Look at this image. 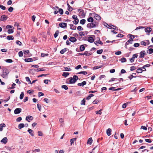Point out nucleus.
<instances>
[{
	"mask_svg": "<svg viewBox=\"0 0 153 153\" xmlns=\"http://www.w3.org/2000/svg\"><path fill=\"white\" fill-rule=\"evenodd\" d=\"M33 119V117L31 116H27L25 120L28 122H30V120H32Z\"/></svg>",
	"mask_w": 153,
	"mask_h": 153,
	"instance_id": "obj_8",
	"label": "nucleus"
},
{
	"mask_svg": "<svg viewBox=\"0 0 153 153\" xmlns=\"http://www.w3.org/2000/svg\"><path fill=\"white\" fill-rule=\"evenodd\" d=\"M27 131L28 132L30 135L32 136H33L34 135V133L33 132V130L30 129H29Z\"/></svg>",
	"mask_w": 153,
	"mask_h": 153,
	"instance_id": "obj_17",
	"label": "nucleus"
},
{
	"mask_svg": "<svg viewBox=\"0 0 153 153\" xmlns=\"http://www.w3.org/2000/svg\"><path fill=\"white\" fill-rule=\"evenodd\" d=\"M59 32V31L58 30H56L55 34H54V36L55 38H56L58 36Z\"/></svg>",
	"mask_w": 153,
	"mask_h": 153,
	"instance_id": "obj_34",
	"label": "nucleus"
},
{
	"mask_svg": "<svg viewBox=\"0 0 153 153\" xmlns=\"http://www.w3.org/2000/svg\"><path fill=\"white\" fill-rule=\"evenodd\" d=\"M85 47L83 45H81L80 47V50L81 51H83L85 49Z\"/></svg>",
	"mask_w": 153,
	"mask_h": 153,
	"instance_id": "obj_25",
	"label": "nucleus"
},
{
	"mask_svg": "<svg viewBox=\"0 0 153 153\" xmlns=\"http://www.w3.org/2000/svg\"><path fill=\"white\" fill-rule=\"evenodd\" d=\"M6 126L5 124L4 123H1L0 124V131H1L3 130V127H4Z\"/></svg>",
	"mask_w": 153,
	"mask_h": 153,
	"instance_id": "obj_20",
	"label": "nucleus"
},
{
	"mask_svg": "<svg viewBox=\"0 0 153 153\" xmlns=\"http://www.w3.org/2000/svg\"><path fill=\"white\" fill-rule=\"evenodd\" d=\"M111 130L110 128L106 130V133L108 136H110L111 134Z\"/></svg>",
	"mask_w": 153,
	"mask_h": 153,
	"instance_id": "obj_15",
	"label": "nucleus"
},
{
	"mask_svg": "<svg viewBox=\"0 0 153 153\" xmlns=\"http://www.w3.org/2000/svg\"><path fill=\"white\" fill-rule=\"evenodd\" d=\"M103 51V50L102 49L99 50L97 51V53L98 54H101L102 53Z\"/></svg>",
	"mask_w": 153,
	"mask_h": 153,
	"instance_id": "obj_39",
	"label": "nucleus"
},
{
	"mask_svg": "<svg viewBox=\"0 0 153 153\" xmlns=\"http://www.w3.org/2000/svg\"><path fill=\"white\" fill-rule=\"evenodd\" d=\"M142 68H139L137 71V73H142L143 70L142 69Z\"/></svg>",
	"mask_w": 153,
	"mask_h": 153,
	"instance_id": "obj_28",
	"label": "nucleus"
},
{
	"mask_svg": "<svg viewBox=\"0 0 153 153\" xmlns=\"http://www.w3.org/2000/svg\"><path fill=\"white\" fill-rule=\"evenodd\" d=\"M87 21L89 22H94V19L92 17H90L88 19Z\"/></svg>",
	"mask_w": 153,
	"mask_h": 153,
	"instance_id": "obj_32",
	"label": "nucleus"
},
{
	"mask_svg": "<svg viewBox=\"0 0 153 153\" xmlns=\"http://www.w3.org/2000/svg\"><path fill=\"white\" fill-rule=\"evenodd\" d=\"M136 73H133L130 76H128V78L130 79V80H131L133 78V77H138L139 76H133V74H134V75H136Z\"/></svg>",
	"mask_w": 153,
	"mask_h": 153,
	"instance_id": "obj_33",
	"label": "nucleus"
},
{
	"mask_svg": "<svg viewBox=\"0 0 153 153\" xmlns=\"http://www.w3.org/2000/svg\"><path fill=\"white\" fill-rule=\"evenodd\" d=\"M7 32L9 34H11L13 32V30L12 29H9L8 30Z\"/></svg>",
	"mask_w": 153,
	"mask_h": 153,
	"instance_id": "obj_44",
	"label": "nucleus"
},
{
	"mask_svg": "<svg viewBox=\"0 0 153 153\" xmlns=\"http://www.w3.org/2000/svg\"><path fill=\"white\" fill-rule=\"evenodd\" d=\"M24 94L23 92H22L20 96V99H22L24 97Z\"/></svg>",
	"mask_w": 153,
	"mask_h": 153,
	"instance_id": "obj_43",
	"label": "nucleus"
},
{
	"mask_svg": "<svg viewBox=\"0 0 153 153\" xmlns=\"http://www.w3.org/2000/svg\"><path fill=\"white\" fill-rule=\"evenodd\" d=\"M92 16H94V19L97 20H101V17L98 14L95 13H92Z\"/></svg>",
	"mask_w": 153,
	"mask_h": 153,
	"instance_id": "obj_4",
	"label": "nucleus"
},
{
	"mask_svg": "<svg viewBox=\"0 0 153 153\" xmlns=\"http://www.w3.org/2000/svg\"><path fill=\"white\" fill-rule=\"evenodd\" d=\"M33 60L31 58H29L27 59H25V61L26 62H29L33 61Z\"/></svg>",
	"mask_w": 153,
	"mask_h": 153,
	"instance_id": "obj_21",
	"label": "nucleus"
},
{
	"mask_svg": "<svg viewBox=\"0 0 153 153\" xmlns=\"http://www.w3.org/2000/svg\"><path fill=\"white\" fill-rule=\"evenodd\" d=\"M69 25L70 27V29L72 30H75L76 29V26H74L73 24H70Z\"/></svg>",
	"mask_w": 153,
	"mask_h": 153,
	"instance_id": "obj_16",
	"label": "nucleus"
},
{
	"mask_svg": "<svg viewBox=\"0 0 153 153\" xmlns=\"http://www.w3.org/2000/svg\"><path fill=\"white\" fill-rule=\"evenodd\" d=\"M64 70L66 71H70L71 70V68H68L67 67H64Z\"/></svg>",
	"mask_w": 153,
	"mask_h": 153,
	"instance_id": "obj_40",
	"label": "nucleus"
},
{
	"mask_svg": "<svg viewBox=\"0 0 153 153\" xmlns=\"http://www.w3.org/2000/svg\"><path fill=\"white\" fill-rule=\"evenodd\" d=\"M7 18V16L5 15H2L0 19V20L1 21H4L6 20Z\"/></svg>",
	"mask_w": 153,
	"mask_h": 153,
	"instance_id": "obj_11",
	"label": "nucleus"
},
{
	"mask_svg": "<svg viewBox=\"0 0 153 153\" xmlns=\"http://www.w3.org/2000/svg\"><path fill=\"white\" fill-rule=\"evenodd\" d=\"M44 95V94L42 92H39L38 93V96H39V97L43 96Z\"/></svg>",
	"mask_w": 153,
	"mask_h": 153,
	"instance_id": "obj_59",
	"label": "nucleus"
},
{
	"mask_svg": "<svg viewBox=\"0 0 153 153\" xmlns=\"http://www.w3.org/2000/svg\"><path fill=\"white\" fill-rule=\"evenodd\" d=\"M146 53L145 51H141L140 53V56L139 58H144Z\"/></svg>",
	"mask_w": 153,
	"mask_h": 153,
	"instance_id": "obj_5",
	"label": "nucleus"
},
{
	"mask_svg": "<svg viewBox=\"0 0 153 153\" xmlns=\"http://www.w3.org/2000/svg\"><path fill=\"white\" fill-rule=\"evenodd\" d=\"M152 29L149 27H147L145 29V31L147 33V34L148 35H149V33L151 32Z\"/></svg>",
	"mask_w": 153,
	"mask_h": 153,
	"instance_id": "obj_7",
	"label": "nucleus"
},
{
	"mask_svg": "<svg viewBox=\"0 0 153 153\" xmlns=\"http://www.w3.org/2000/svg\"><path fill=\"white\" fill-rule=\"evenodd\" d=\"M16 43L17 44L19 45V46H21L22 45V42H20L19 41L17 40L16 41Z\"/></svg>",
	"mask_w": 153,
	"mask_h": 153,
	"instance_id": "obj_47",
	"label": "nucleus"
},
{
	"mask_svg": "<svg viewBox=\"0 0 153 153\" xmlns=\"http://www.w3.org/2000/svg\"><path fill=\"white\" fill-rule=\"evenodd\" d=\"M79 35L81 36H85V34H84V32L81 31L80 32H79Z\"/></svg>",
	"mask_w": 153,
	"mask_h": 153,
	"instance_id": "obj_62",
	"label": "nucleus"
},
{
	"mask_svg": "<svg viewBox=\"0 0 153 153\" xmlns=\"http://www.w3.org/2000/svg\"><path fill=\"white\" fill-rule=\"evenodd\" d=\"M88 41L89 42L92 43L94 42V39L92 37L90 36L88 38Z\"/></svg>",
	"mask_w": 153,
	"mask_h": 153,
	"instance_id": "obj_14",
	"label": "nucleus"
},
{
	"mask_svg": "<svg viewBox=\"0 0 153 153\" xmlns=\"http://www.w3.org/2000/svg\"><path fill=\"white\" fill-rule=\"evenodd\" d=\"M77 74H83L84 75H86L88 74L87 72L86 71H80L79 72L77 73Z\"/></svg>",
	"mask_w": 153,
	"mask_h": 153,
	"instance_id": "obj_26",
	"label": "nucleus"
},
{
	"mask_svg": "<svg viewBox=\"0 0 153 153\" xmlns=\"http://www.w3.org/2000/svg\"><path fill=\"white\" fill-rule=\"evenodd\" d=\"M102 110V109H101L100 110L97 111H95V113L96 114H101L102 113L101 112V111Z\"/></svg>",
	"mask_w": 153,
	"mask_h": 153,
	"instance_id": "obj_42",
	"label": "nucleus"
},
{
	"mask_svg": "<svg viewBox=\"0 0 153 153\" xmlns=\"http://www.w3.org/2000/svg\"><path fill=\"white\" fill-rule=\"evenodd\" d=\"M18 55L19 57H22L23 56V53L22 51H20L18 53Z\"/></svg>",
	"mask_w": 153,
	"mask_h": 153,
	"instance_id": "obj_53",
	"label": "nucleus"
},
{
	"mask_svg": "<svg viewBox=\"0 0 153 153\" xmlns=\"http://www.w3.org/2000/svg\"><path fill=\"white\" fill-rule=\"evenodd\" d=\"M77 30H83V28L81 26H78L77 27Z\"/></svg>",
	"mask_w": 153,
	"mask_h": 153,
	"instance_id": "obj_52",
	"label": "nucleus"
},
{
	"mask_svg": "<svg viewBox=\"0 0 153 153\" xmlns=\"http://www.w3.org/2000/svg\"><path fill=\"white\" fill-rule=\"evenodd\" d=\"M85 99H83L81 101V104L85 105Z\"/></svg>",
	"mask_w": 153,
	"mask_h": 153,
	"instance_id": "obj_54",
	"label": "nucleus"
},
{
	"mask_svg": "<svg viewBox=\"0 0 153 153\" xmlns=\"http://www.w3.org/2000/svg\"><path fill=\"white\" fill-rule=\"evenodd\" d=\"M70 79L69 83L70 84H74L78 79V77L77 76L74 75L73 77H71Z\"/></svg>",
	"mask_w": 153,
	"mask_h": 153,
	"instance_id": "obj_1",
	"label": "nucleus"
},
{
	"mask_svg": "<svg viewBox=\"0 0 153 153\" xmlns=\"http://www.w3.org/2000/svg\"><path fill=\"white\" fill-rule=\"evenodd\" d=\"M67 5L68 6V10L69 11L70 10H72V8L69 5V4L68 3L67 4Z\"/></svg>",
	"mask_w": 153,
	"mask_h": 153,
	"instance_id": "obj_38",
	"label": "nucleus"
},
{
	"mask_svg": "<svg viewBox=\"0 0 153 153\" xmlns=\"http://www.w3.org/2000/svg\"><path fill=\"white\" fill-rule=\"evenodd\" d=\"M109 90H112L113 91H116V90L117 91L119 90V89H115V87H112L110 88H109Z\"/></svg>",
	"mask_w": 153,
	"mask_h": 153,
	"instance_id": "obj_46",
	"label": "nucleus"
},
{
	"mask_svg": "<svg viewBox=\"0 0 153 153\" xmlns=\"http://www.w3.org/2000/svg\"><path fill=\"white\" fill-rule=\"evenodd\" d=\"M0 8H1L2 10H4L6 9V7L5 6H3V5L0 4Z\"/></svg>",
	"mask_w": 153,
	"mask_h": 153,
	"instance_id": "obj_56",
	"label": "nucleus"
},
{
	"mask_svg": "<svg viewBox=\"0 0 153 153\" xmlns=\"http://www.w3.org/2000/svg\"><path fill=\"white\" fill-rule=\"evenodd\" d=\"M76 139V138L71 139L70 140L71 145L72 144L74 143Z\"/></svg>",
	"mask_w": 153,
	"mask_h": 153,
	"instance_id": "obj_31",
	"label": "nucleus"
},
{
	"mask_svg": "<svg viewBox=\"0 0 153 153\" xmlns=\"http://www.w3.org/2000/svg\"><path fill=\"white\" fill-rule=\"evenodd\" d=\"M148 51H149V54H151L152 53H153V49L152 48H150L149 49Z\"/></svg>",
	"mask_w": 153,
	"mask_h": 153,
	"instance_id": "obj_64",
	"label": "nucleus"
},
{
	"mask_svg": "<svg viewBox=\"0 0 153 153\" xmlns=\"http://www.w3.org/2000/svg\"><path fill=\"white\" fill-rule=\"evenodd\" d=\"M133 87H134V89L132 91H136L137 90V87L136 86V85H134L133 86Z\"/></svg>",
	"mask_w": 153,
	"mask_h": 153,
	"instance_id": "obj_55",
	"label": "nucleus"
},
{
	"mask_svg": "<svg viewBox=\"0 0 153 153\" xmlns=\"http://www.w3.org/2000/svg\"><path fill=\"white\" fill-rule=\"evenodd\" d=\"M58 11L61 15H62L63 13V10L62 8H59Z\"/></svg>",
	"mask_w": 153,
	"mask_h": 153,
	"instance_id": "obj_37",
	"label": "nucleus"
},
{
	"mask_svg": "<svg viewBox=\"0 0 153 153\" xmlns=\"http://www.w3.org/2000/svg\"><path fill=\"white\" fill-rule=\"evenodd\" d=\"M96 26V24L94 23L91 22V23H88L87 25V27L88 28H91L95 27Z\"/></svg>",
	"mask_w": 153,
	"mask_h": 153,
	"instance_id": "obj_3",
	"label": "nucleus"
},
{
	"mask_svg": "<svg viewBox=\"0 0 153 153\" xmlns=\"http://www.w3.org/2000/svg\"><path fill=\"white\" fill-rule=\"evenodd\" d=\"M7 142V139L6 137H4L2 140H1V142L6 144Z\"/></svg>",
	"mask_w": 153,
	"mask_h": 153,
	"instance_id": "obj_13",
	"label": "nucleus"
},
{
	"mask_svg": "<svg viewBox=\"0 0 153 153\" xmlns=\"http://www.w3.org/2000/svg\"><path fill=\"white\" fill-rule=\"evenodd\" d=\"M7 39L8 40H13L14 39L13 37L11 35L8 36L7 37Z\"/></svg>",
	"mask_w": 153,
	"mask_h": 153,
	"instance_id": "obj_23",
	"label": "nucleus"
},
{
	"mask_svg": "<svg viewBox=\"0 0 153 153\" xmlns=\"http://www.w3.org/2000/svg\"><path fill=\"white\" fill-rule=\"evenodd\" d=\"M140 43L141 45H143L144 46H146V42L144 41H141Z\"/></svg>",
	"mask_w": 153,
	"mask_h": 153,
	"instance_id": "obj_61",
	"label": "nucleus"
},
{
	"mask_svg": "<svg viewBox=\"0 0 153 153\" xmlns=\"http://www.w3.org/2000/svg\"><path fill=\"white\" fill-rule=\"evenodd\" d=\"M138 56V55L137 53H136L133 54L132 56L133 58L134 59L135 58H137Z\"/></svg>",
	"mask_w": 153,
	"mask_h": 153,
	"instance_id": "obj_51",
	"label": "nucleus"
},
{
	"mask_svg": "<svg viewBox=\"0 0 153 153\" xmlns=\"http://www.w3.org/2000/svg\"><path fill=\"white\" fill-rule=\"evenodd\" d=\"M85 14L84 13V10H80L79 12V16H81L82 17H84L85 16Z\"/></svg>",
	"mask_w": 153,
	"mask_h": 153,
	"instance_id": "obj_9",
	"label": "nucleus"
},
{
	"mask_svg": "<svg viewBox=\"0 0 153 153\" xmlns=\"http://www.w3.org/2000/svg\"><path fill=\"white\" fill-rule=\"evenodd\" d=\"M70 74L69 73L64 72L63 73L62 76H64L65 77H66L69 75Z\"/></svg>",
	"mask_w": 153,
	"mask_h": 153,
	"instance_id": "obj_27",
	"label": "nucleus"
},
{
	"mask_svg": "<svg viewBox=\"0 0 153 153\" xmlns=\"http://www.w3.org/2000/svg\"><path fill=\"white\" fill-rule=\"evenodd\" d=\"M22 120V118L21 117H19L17 118L16 120V121L17 122H20Z\"/></svg>",
	"mask_w": 153,
	"mask_h": 153,
	"instance_id": "obj_63",
	"label": "nucleus"
},
{
	"mask_svg": "<svg viewBox=\"0 0 153 153\" xmlns=\"http://www.w3.org/2000/svg\"><path fill=\"white\" fill-rule=\"evenodd\" d=\"M5 61L8 63H10L13 62V60L11 59H7L5 60Z\"/></svg>",
	"mask_w": 153,
	"mask_h": 153,
	"instance_id": "obj_50",
	"label": "nucleus"
},
{
	"mask_svg": "<svg viewBox=\"0 0 153 153\" xmlns=\"http://www.w3.org/2000/svg\"><path fill=\"white\" fill-rule=\"evenodd\" d=\"M25 79H26V80L27 82H29V83L30 84L31 83V81L30 80V78L28 77H25Z\"/></svg>",
	"mask_w": 153,
	"mask_h": 153,
	"instance_id": "obj_60",
	"label": "nucleus"
},
{
	"mask_svg": "<svg viewBox=\"0 0 153 153\" xmlns=\"http://www.w3.org/2000/svg\"><path fill=\"white\" fill-rule=\"evenodd\" d=\"M37 107L39 109V110L40 111H41V105L39 104H37Z\"/></svg>",
	"mask_w": 153,
	"mask_h": 153,
	"instance_id": "obj_57",
	"label": "nucleus"
},
{
	"mask_svg": "<svg viewBox=\"0 0 153 153\" xmlns=\"http://www.w3.org/2000/svg\"><path fill=\"white\" fill-rule=\"evenodd\" d=\"M133 41V39H130L128 40L126 43V45H128L129 43L130 44H132V42Z\"/></svg>",
	"mask_w": 153,
	"mask_h": 153,
	"instance_id": "obj_24",
	"label": "nucleus"
},
{
	"mask_svg": "<svg viewBox=\"0 0 153 153\" xmlns=\"http://www.w3.org/2000/svg\"><path fill=\"white\" fill-rule=\"evenodd\" d=\"M102 67V65H98V66H95V67H94V68H93V69L94 70H96L97 69L101 68Z\"/></svg>",
	"mask_w": 153,
	"mask_h": 153,
	"instance_id": "obj_29",
	"label": "nucleus"
},
{
	"mask_svg": "<svg viewBox=\"0 0 153 153\" xmlns=\"http://www.w3.org/2000/svg\"><path fill=\"white\" fill-rule=\"evenodd\" d=\"M85 19H82L80 21V23L82 25H84L85 23Z\"/></svg>",
	"mask_w": 153,
	"mask_h": 153,
	"instance_id": "obj_36",
	"label": "nucleus"
},
{
	"mask_svg": "<svg viewBox=\"0 0 153 153\" xmlns=\"http://www.w3.org/2000/svg\"><path fill=\"white\" fill-rule=\"evenodd\" d=\"M9 72V71L7 69H4L3 70V73L1 76L4 78H6Z\"/></svg>",
	"mask_w": 153,
	"mask_h": 153,
	"instance_id": "obj_2",
	"label": "nucleus"
},
{
	"mask_svg": "<svg viewBox=\"0 0 153 153\" xmlns=\"http://www.w3.org/2000/svg\"><path fill=\"white\" fill-rule=\"evenodd\" d=\"M67 24L66 23L61 22L59 24V26L61 28H64L67 27Z\"/></svg>",
	"mask_w": 153,
	"mask_h": 153,
	"instance_id": "obj_6",
	"label": "nucleus"
},
{
	"mask_svg": "<svg viewBox=\"0 0 153 153\" xmlns=\"http://www.w3.org/2000/svg\"><path fill=\"white\" fill-rule=\"evenodd\" d=\"M84 54L86 56H88L89 55H91L92 54V53H89L88 51H86L84 53Z\"/></svg>",
	"mask_w": 153,
	"mask_h": 153,
	"instance_id": "obj_30",
	"label": "nucleus"
},
{
	"mask_svg": "<svg viewBox=\"0 0 153 153\" xmlns=\"http://www.w3.org/2000/svg\"><path fill=\"white\" fill-rule=\"evenodd\" d=\"M25 125L24 123H20L18 126V128L19 129H21L22 128L24 127Z\"/></svg>",
	"mask_w": 153,
	"mask_h": 153,
	"instance_id": "obj_19",
	"label": "nucleus"
},
{
	"mask_svg": "<svg viewBox=\"0 0 153 153\" xmlns=\"http://www.w3.org/2000/svg\"><path fill=\"white\" fill-rule=\"evenodd\" d=\"M92 141L93 140L92 138L91 137L89 138L88 140L87 143L91 145L92 143Z\"/></svg>",
	"mask_w": 153,
	"mask_h": 153,
	"instance_id": "obj_22",
	"label": "nucleus"
},
{
	"mask_svg": "<svg viewBox=\"0 0 153 153\" xmlns=\"http://www.w3.org/2000/svg\"><path fill=\"white\" fill-rule=\"evenodd\" d=\"M68 50V49L67 48H65L61 50L60 52V53L61 54H63L65 52L67 51Z\"/></svg>",
	"mask_w": 153,
	"mask_h": 153,
	"instance_id": "obj_18",
	"label": "nucleus"
},
{
	"mask_svg": "<svg viewBox=\"0 0 153 153\" xmlns=\"http://www.w3.org/2000/svg\"><path fill=\"white\" fill-rule=\"evenodd\" d=\"M36 70H37L36 71H45V70L44 68H37L36 69Z\"/></svg>",
	"mask_w": 153,
	"mask_h": 153,
	"instance_id": "obj_48",
	"label": "nucleus"
},
{
	"mask_svg": "<svg viewBox=\"0 0 153 153\" xmlns=\"http://www.w3.org/2000/svg\"><path fill=\"white\" fill-rule=\"evenodd\" d=\"M61 87L62 88H64L65 90H67L68 89V87L66 85H62L61 86Z\"/></svg>",
	"mask_w": 153,
	"mask_h": 153,
	"instance_id": "obj_41",
	"label": "nucleus"
},
{
	"mask_svg": "<svg viewBox=\"0 0 153 153\" xmlns=\"http://www.w3.org/2000/svg\"><path fill=\"white\" fill-rule=\"evenodd\" d=\"M136 69V68L134 66H131L130 68V71H132L134 70H135Z\"/></svg>",
	"mask_w": 153,
	"mask_h": 153,
	"instance_id": "obj_49",
	"label": "nucleus"
},
{
	"mask_svg": "<svg viewBox=\"0 0 153 153\" xmlns=\"http://www.w3.org/2000/svg\"><path fill=\"white\" fill-rule=\"evenodd\" d=\"M128 36H129V37L130 39H133L135 38L134 36L132 34H129Z\"/></svg>",
	"mask_w": 153,
	"mask_h": 153,
	"instance_id": "obj_45",
	"label": "nucleus"
},
{
	"mask_svg": "<svg viewBox=\"0 0 153 153\" xmlns=\"http://www.w3.org/2000/svg\"><path fill=\"white\" fill-rule=\"evenodd\" d=\"M22 111V109L20 108H16L14 111V113L15 114H18L20 113Z\"/></svg>",
	"mask_w": 153,
	"mask_h": 153,
	"instance_id": "obj_10",
	"label": "nucleus"
},
{
	"mask_svg": "<svg viewBox=\"0 0 153 153\" xmlns=\"http://www.w3.org/2000/svg\"><path fill=\"white\" fill-rule=\"evenodd\" d=\"M69 40L72 42H74L77 41V39L74 37H71L69 38Z\"/></svg>",
	"mask_w": 153,
	"mask_h": 153,
	"instance_id": "obj_12",
	"label": "nucleus"
},
{
	"mask_svg": "<svg viewBox=\"0 0 153 153\" xmlns=\"http://www.w3.org/2000/svg\"><path fill=\"white\" fill-rule=\"evenodd\" d=\"M13 8L11 7H10L8 8V11L10 12H12L13 11Z\"/></svg>",
	"mask_w": 153,
	"mask_h": 153,
	"instance_id": "obj_58",
	"label": "nucleus"
},
{
	"mask_svg": "<svg viewBox=\"0 0 153 153\" xmlns=\"http://www.w3.org/2000/svg\"><path fill=\"white\" fill-rule=\"evenodd\" d=\"M79 22V19H76L74 20L73 22L74 24L75 25H77L78 24Z\"/></svg>",
	"mask_w": 153,
	"mask_h": 153,
	"instance_id": "obj_35",
	"label": "nucleus"
}]
</instances>
